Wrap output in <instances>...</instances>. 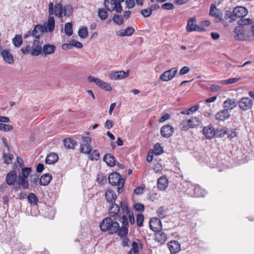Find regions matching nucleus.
<instances>
[{
    "label": "nucleus",
    "instance_id": "37",
    "mask_svg": "<svg viewBox=\"0 0 254 254\" xmlns=\"http://www.w3.org/2000/svg\"><path fill=\"white\" fill-rule=\"evenodd\" d=\"M40 55H43V47L42 46H32L31 55L33 56H38Z\"/></svg>",
    "mask_w": 254,
    "mask_h": 254
},
{
    "label": "nucleus",
    "instance_id": "43",
    "mask_svg": "<svg viewBox=\"0 0 254 254\" xmlns=\"http://www.w3.org/2000/svg\"><path fill=\"white\" fill-rule=\"evenodd\" d=\"M27 199L28 202L33 205L37 204L38 201V198L36 195L32 192L30 193L27 196Z\"/></svg>",
    "mask_w": 254,
    "mask_h": 254
},
{
    "label": "nucleus",
    "instance_id": "62",
    "mask_svg": "<svg viewBox=\"0 0 254 254\" xmlns=\"http://www.w3.org/2000/svg\"><path fill=\"white\" fill-rule=\"evenodd\" d=\"M202 190L199 187H195L194 189V194L196 197L203 196V194H201Z\"/></svg>",
    "mask_w": 254,
    "mask_h": 254
},
{
    "label": "nucleus",
    "instance_id": "19",
    "mask_svg": "<svg viewBox=\"0 0 254 254\" xmlns=\"http://www.w3.org/2000/svg\"><path fill=\"white\" fill-rule=\"evenodd\" d=\"M233 13L236 18H244L248 14V11L247 8L243 6H237L234 8Z\"/></svg>",
    "mask_w": 254,
    "mask_h": 254
},
{
    "label": "nucleus",
    "instance_id": "24",
    "mask_svg": "<svg viewBox=\"0 0 254 254\" xmlns=\"http://www.w3.org/2000/svg\"><path fill=\"white\" fill-rule=\"evenodd\" d=\"M168 186V180L165 176L158 178L157 180V187L159 190H165Z\"/></svg>",
    "mask_w": 254,
    "mask_h": 254
},
{
    "label": "nucleus",
    "instance_id": "12",
    "mask_svg": "<svg viewBox=\"0 0 254 254\" xmlns=\"http://www.w3.org/2000/svg\"><path fill=\"white\" fill-rule=\"evenodd\" d=\"M82 141L83 143L80 145V151L85 154H89L91 151L90 146L91 143V138L89 137H82Z\"/></svg>",
    "mask_w": 254,
    "mask_h": 254
},
{
    "label": "nucleus",
    "instance_id": "41",
    "mask_svg": "<svg viewBox=\"0 0 254 254\" xmlns=\"http://www.w3.org/2000/svg\"><path fill=\"white\" fill-rule=\"evenodd\" d=\"M224 18L226 20H228L229 22H232L236 20L233 10L231 11L230 10H226L225 12Z\"/></svg>",
    "mask_w": 254,
    "mask_h": 254
},
{
    "label": "nucleus",
    "instance_id": "59",
    "mask_svg": "<svg viewBox=\"0 0 254 254\" xmlns=\"http://www.w3.org/2000/svg\"><path fill=\"white\" fill-rule=\"evenodd\" d=\"M157 214L161 218H164L166 215V211L163 207H160L157 210Z\"/></svg>",
    "mask_w": 254,
    "mask_h": 254
},
{
    "label": "nucleus",
    "instance_id": "64",
    "mask_svg": "<svg viewBox=\"0 0 254 254\" xmlns=\"http://www.w3.org/2000/svg\"><path fill=\"white\" fill-rule=\"evenodd\" d=\"M163 169L162 166L159 163H157L155 164L153 167V171L156 173H160Z\"/></svg>",
    "mask_w": 254,
    "mask_h": 254
},
{
    "label": "nucleus",
    "instance_id": "14",
    "mask_svg": "<svg viewBox=\"0 0 254 254\" xmlns=\"http://www.w3.org/2000/svg\"><path fill=\"white\" fill-rule=\"evenodd\" d=\"M18 176L14 170L10 171L6 176V182L8 185L13 186V188L18 186L17 184Z\"/></svg>",
    "mask_w": 254,
    "mask_h": 254
},
{
    "label": "nucleus",
    "instance_id": "16",
    "mask_svg": "<svg viewBox=\"0 0 254 254\" xmlns=\"http://www.w3.org/2000/svg\"><path fill=\"white\" fill-rule=\"evenodd\" d=\"M196 19L195 18L192 17L188 21V24L186 27L188 32H191L193 31H204V28L199 27L194 23Z\"/></svg>",
    "mask_w": 254,
    "mask_h": 254
},
{
    "label": "nucleus",
    "instance_id": "35",
    "mask_svg": "<svg viewBox=\"0 0 254 254\" xmlns=\"http://www.w3.org/2000/svg\"><path fill=\"white\" fill-rule=\"evenodd\" d=\"M105 197L107 201L113 203L115 201L117 196L113 190H108L105 193Z\"/></svg>",
    "mask_w": 254,
    "mask_h": 254
},
{
    "label": "nucleus",
    "instance_id": "58",
    "mask_svg": "<svg viewBox=\"0 0 254 254\" xmlns=\"http://www.w3.org/2000/svg\"><path fill=\"white\" fill-rule=\"evenodd\" d=\"M97 181L101 184H104L106 182V178L102 174H98L97 178Z\"/></svg>",
    "mask_w": 254,
    "mask_h": 254
},
{
    "label": "nucleus",
    "instance_id": "38",
    "mask_svg": "<svg viewBox=\"0 0 254 254\" xmlns=\"http://www.w3.org/2000/svg\"><path fill=\"white\" fill-rule=\"evenodd\" d=\"M22 43L23 40L21 35H16L12 39V43L16 47H19Z\"/></svg>",
    "mask_w": 254,
    "mask_h": 254
},
{
    "label": "nucleus",
    "instance_id": "7",
    "mask_svg": "<svg viewBox=\"0 0 254 254\" xmlns=\"http://www.w3.org/2000/svg\"><path fill=\"white\" fill-rule=\"evenodd\" d=\"M209 15L213 16L216 22H221L223 21V14L221 11L216 7L214 4H211L209 10Z\"/></svg>",
    "mask_w": 254,
    "mask_h": 254
},
{
    "label": "nucleus",
    "instance_id": "31",
    "mask_svg": "<svg viewBox=\"0 0 254 254\" xmlns=\"http://www.w3.org/2000/svg\"><path fill=\"white\" fill-rule=\"evenodd\" d=\"M52 179V176L49 174L42 175L39 179V183L41 186H47Z\"/></svg>",
    "mask_w": 254,
    "mask_h": 254
},
{
    "label": "nucleus",
    "instance_id": "1",
    "mask_svg": "<svg viewBox=\"0 0 254 254\" xmlns=\"http://www.w3.org/2000/svg\"><path fill=\"white\" fill-rule=\"evenodd\" d=\"M121 222L122 226L120 228L118 222L114 221L113 218L107 217L100 224V228L102 232H107L110 234L118 233L120 237H124L128 233V220L126 215L122 216Z\"/></svg>",
    "mask_w": 254,
    "mask_h": 254
},
{
    "label": "nucleus",
    "instance_id": "30",
    "mask_svg": "<svg viewBox=\"0 0 254 254\" xmlns=\"http://www.w3.org/2000/svg\"><path fill=\"white\" fill-rule=\"evenodd\" d=\"M135 31L132 27H128L125 30H120L117 32V35L120 37L130 36Z\"/></svg>",
    "mask_w": 254,
    "mask_h": 254
},
{
    "label": "nucleus",
    "instance_id": "18",
    "mask_svg": "<svg viewBox=\"0 0 254 254\" xmlns=\"http://www.w3.org/2000/svg\"><path fill=\"white\" fill-rule=\"evenodd\" d=\"M150 229L154 232H157L161 230L162 224L160 219L157 218L151 219L149 222Z\"/></svg>",
    "mask_w": 254,
    "mask_h": 254
},
{
    "label": "nucleus",
    "instance_id": "39",
    "mask_svg": "<svg viewBox=\"0 0 254 254\" xmlns=\"http://www.w3.org/2000/svg\"><path fill=\"white\" fill-rule=\"evenodd\" d=\"M78 34L81 38L86 39L88 35L87 28L85 26L80 28L78 31Z\"/></svg>",
    "mask_w": 254,
    "mask_h": 254
},
{
    "label": "nucleus",
    "instance_id": "44",
    "mask_svg": "<svg viewBox=\"0 0 254 254\" xmlns=\"http://www.w3.org/2000/svg\"><path fill=\"white\" fill-rule=\"evenodd\" d=\"M64 32L65 34L69 36L72 34V25L71 23L68 22L65 24Z\"/></svg>",
    "mask_w": 254,
    "mask_h": 254
},
{
    "label": "nucleus",
    "instance_id": "45",
    "mask_svg": "<svg viewBox=\"0 0 254 254\" xmlns=\"http://www.w3.org/2000/svg\"><path fill=\"white\" fill-rule=\"evenodd\" d=\"M98 15L99 18L103 20L106 19L108 16V13L103 8H99L98 11Z\"/></svg>",
    "mask_w": 254,
    "mask_h": 254
},
{
    "label": "nucleus",
    "instance_id": "2",
    "mask_svg": "<svg viewBox=\"0 0 254 254\" xmlns=\"http://www.w3.org/2000/svg\"><path fill=\"white\" fill-rule=\"evenodd\" d=\"M18 164L21 169V172L18 175L17 184L18 186L13 187V190L16 191L19 190L21 188L24 190L29 188V183L28 178L32 172L31 168L25 167L23 161Z\"/></svg>",
    "mask_w": 254,
    "mask_h": 254
},
{
    "label": "nucleus",
    "instance_id": "4",
    "mask_svg": "<svg viewBox=\"0 0 254 254\" xmlns=\"http://www.w3.org/2000/svg\"><path fill=\"white\" fill-rule=\"evenodd\" d=\"M201 124V121L198 117H192L191 119L182 121L180 124L182 130H186L189 128H194Z\"/></svg>",
    "mask_w": 254,
    "mask_h": 254
},
{
    "label": "nucleus",
    "instance_id": "55",
    "mask_svg": "<svg viewBox=\"0 0 254 254\" xmlns=\"http://www.w3.org/2000/svg\"><path fill=\"white\" fill-rule=\"evenodd\" d=\"M154 153L156 155H160L163 153V149L159 144H156L154 148Z\"/></svg>",
    "mask_w": 254,
    "mask_h": 254
},
{
    "label": "nucleus",
    "instance_id": "6",
    "mask_svg": "<svg viewBox=\"0 0 254 254\" xmlns=\"http://www.w3.org/2000/svg\"><path fill=\"white\" fill-rule=\"evenodd\" d=\"M88 80L89 82H94L100 88L106 91H110L112 89L111 86L109 83L102 80L100 78L89 76L88 77Z\"/></svg>",
    "mask_w": 254,
    "mask_h": 254
},
{
    "label": "nucleus",
    "instance_id": "8",
    "mask_svg": "<svg viewBox=\"0 0 254 254\" xmlns=\"http://www.w3.org/2000/svg\"><path fill=\"white\" fill-rule=\"evenodd\" d=\"M109 215L114 220H121L122 213L120 210L119 206L116 204L113 203L111 204L109 209Z\"/></svg>",
    "mask_w": 254,
    "mask_h": 254
},
{
    "label": "nucleus",
    "instance_id": "25",
    "mask_svg": "<svg viewBox=\"0 0 254 254\" xmlns=\"http://www.w3.org/2000/svg\"><path fill=\"white\" fill-rule=\"evenodd\" d=\"M237 104L238 103L235 99L228 98L223 102V107L228 111L234 109Z\"/></svg>",
    "mask_w": 254,
    "mask_h": 254
},
{
    "label": "nucleus",
    "instance_id": "10",
    "mask_svg": "<svg viewBox=\"0 0 254 254\" xmlns=\"http://www.w3.org/2000/svg\"><path fill=\"white\" fill-rule=\"evenodd\" d=\"M121 208L123 215H126V217H128L130 223L133 224L135 223L134 217L132 211L128 207L127 204L125 202H121Z\"/></svg>",
    "mask_w": 254,
    "mask_h": 254
},
{
    "label": "nucleus",
    "instance_id": "60",
    "mask_svg": "<svg viewBox=\"0 0 254 254\" xmlns=\"http://www.w3.org/2000/svg\"><path fill=\"white\" fill-rule=\"evenodd\" d=\"M135 209L140 212H143L144 210V206L141 203H137L134 204Z\"/></svg>",
    "mask_w": 254,
    "mask_h": 254
},
{
    "label": "nucleus",
    "instance_id": "21",
    "mask_svg": "<svg viewBox=\"0 0 254 254\" xmlns=\"http://www.w3.org/2000/svg\"><path fill=\"white\" fill-rule=\"evenodd\" d=\"M230 116V114L229 111L227 109H223L219 112H218L215 115L216 120L219 121H224L228 119Z\"/></svg>",
    "mask_w": 254,
    "mask_h": 254
},
{
    "label": "nucleus",
    "instance_id": "13",
    "mask_svg": "<svg viewBox=\"0 0 254 254\" xmlns=\"http://www.w3.org/2000/svg\"><path fill=\"white\" fill-rule=\"evenodd\" d=\"M233 32L235 34V38L239 41H246L248 39V36H247L245 30L242 26H238L236 27Z\"/></svg>",
    "mask_w": 254,
    "mask_h": 254
},
{
    "label": "nucleus",
    "instance_id": "46",
    "mask_svg": "<svg viewBox=\"0 0 254 254\" xmlns=\"http://www.w3.org/2000/svg\"><path fill=\"white\" fill-rule=\"evenodd\" d=\"M113 20L115 23L119 25H122L124 22L123 17L118 14L114 15Z\"/></svg>",
    "mask_w": 254,
    "mask_h": 254
},
{
    "label": "nucleus",
    "instance_id": "3",
    "mask_svg": "<svg viewBox=\"0 0 254 254\" xmlns=\"http://www.w3.org/2000/svg\"><path fill=\"white\" fill-rule=\"evenodd\" d=\"M109 183L114 186H118V192H122L125 184V180L122 178L120 174L117 172L111 173L108 177Z\"/></svg>",
    "mask_w": 254,
    "mask_h": 254
},
{
    "label": "nucleus",
    "instance_id": "36",
    "mask_svg": "<svg viewBox=\"0 0 254 254\" xmlns=\"http://www.w3.org/2000/svg\"><path fill=\"white\" fill-rule=\"evenodd\" d=\"M64 147L67 149H73L77 145L76 142L70 138L64 139Z\"/></svg>",
    "mask_w": 254,
    "mask_h": 254
},
{
    "label": "nucleus",
    "instance_id": "23",
    "mask_svg": "<svg viewBox=\"0 0 254 254\" xmlns=\"http://www.w3.org/2000/svg\"><path fill=\"white\" fill-rule=\"evenodd\" d=\"M168 247L172 254H176L181 250L180 244L177 241H172L169 242Z\"/></svg>",
    "mask_w": 254,
    "mask_h": 254
},
{
    "label": "nucleus",
    "instance_id": "28",
    "mask_svg": "<svg viewBox=\"0 0 254 254\" xmlns=\"http://www.w3.org/2000/svg\"><path fill=\"white\" fill-rule=\"evenodd\" d=\"M43 26L45 27L46 29V32L48 31L51 32L53 31L55 26V21L54 17L53 16L50 15L48 18L47 23Z\"/></svg>",
    "mask_w": 254,
    "mask_h": 254
},
{
    "label": "nucleus",
    "instance_id": "22",
    "mask_svg": "<svg viewBox=\"0 0 254 254\" xmlns=\"http://www.w3.org/2000/svg\"><path fill=\"white\" fill-rule=\"evenodd\" d=\"M203 134L207 139L212 138L215 134L214 128L212 126L204 127L203 129Z\"/></svg>",
    "mask_w": 254,
    "mask_h": 254
},
{
    "label": "nucleus",
    "instance_id": "9",
    "mask_svg": "<svg viewBox=\"0 0 254 254\" xmlns=\"http://www.w3.org/2000/svg\"><path fill=\"white\" fill-rule=\"evenodd\" d=\"M238 105L240 109L244 111H246L252 108L253 101L250 98L243 97L238 102Z\"/></svg>",
    "mask_w": 254,
    "mask_h": 254
},
{
    "label": "nucleus",
    "instance_id": "61",
    "mask_svg": "<svg viewBox=\"0 0 254 254\" xmlns=\"http://www.w3.org/2000/svg\"><path fill=\"white\" fill-rule=\"evenodd\" d=\"M163 9L165 10H172L174 9V5L170 2H167L162 5Z\"/></svg>",
    "mask_w": 254,
    "mask_h": 254
},
{
    "label": "nucleus",
    "instance_id": "56",
    "mask_svg": "<svg viewBox=\"0 0 254 254\" xmlns=\"http://www.w3.org/2000/svg\"><path fill=\"white\" fill-rule=\"evenodd\" d=\"M125 4L127 7L130 9L134 7L135 5V2L134 0H126Z\"/></svg>",
    "mask_w": 254,
    "mask_h": 254
},
{
    "label": "nucleus",
    "instance_id": "48",
    "mask_svg": "<svg viewBox=\"0 0 254 254\" xmlns=\"http://www.w3.org/2000/svg\"><path fill=\"white\" fill-rule=\"evenodd\" d=\"M64 16H69L72 13L73 8L70 5H66L63 7Z\"/></svg>",
    "mask_w": 254,
    "mask_h": 254
},
{
    "label": "nucleus",
    "instance_id": "20",
    "mask_svg": "<svg viewBox=\"0 0 254 254\" xmlns=\"http://www.w3.org/2000/svg\"><path fill=\"white\" fill-rule=\"evenodd\" d=\"M3 60L9 64H13L14 63L13 57L9 50H3L1 52Z\"/></svg>",
    "mask_w": 254,
    "mask_h": 254
},
{
    "label": "nucleus",
    "instance_id": "40",
    "mask_svg": "<svg viewBox=\"0 0 254 254\" xmlns=\"http://www.w3.org/2000/svg\"><path fill=\"white\" fill-rule=\"evenodd\" d=\"M237 23L239 26L243 27V26L252 25L254 23V21L250 18H242L238 20Z\"/></svg>",
    "mask_w": 254,
    "mask_h": 254
},
{
    "label": "nucleus",
    "instance_id": "27",
    "mask_svg": "<svg viewBox=\"0 0 254 254\" xmlns=\"http://www.w3.org/2000/svg\"><path fill=\"white\" fill-rule=\"evenodd\" d=\"M56 49V46L53 45L45 44L43 47V55L46 57L48 55H51L55 52Z\"/></svg>",
    "mask_w": 254,
    "mask_h": 254
},
{
    "label": "nucleus",
    "instance_id": "51",
    "mask_svg": "<svg viewBox=\"0 0 254 254\" xmlns=\"http://www.w3.org/2000/svg\"><path fill=\"white\" fill-rule=\"evenodd\" d=\"M12 129L13 127L11 125L0 123V130L8 131Z\"/></svg>",
    "mask_w": 254,
    "mask_h": 254
},
{
    "label": "nucleus",
    "instance_id": "5",
    "mask_svg": "<svg viewBox=\"0 0 254 254\" xmlns=\"http://www.w3.org/2000/svg\"><path fill=\"white\" fill-rule=\"evenodd\" d=\"M104 5L106 9L110 11L116 10L119 13L123 10L120 0H105Z\"/></svg>",
    "mask_w": 254,
    "mask_h": 254
},
{
    "label": "nucleus",
    "instance_id": "53",
    "mask_svg": "<svg viewBox=\"0 0 254 254\" xmlns=\"http://www.w3.org/2000/svg\"><path fill=\"white\" fill-rule=\"evenodd\" d=\"M89 157L91 160H98L100 158V153L97 150H94Z\"/></svg>",
    "mask_w": 254,
    "mask_h": 254
},
{
    "label": "nucleus",
    "instance_id": "54",
    "mask_svg": "<svg viewBox=\"0 0 254 254\" xmlns=\"http://www.w3.org/2000/svg\"><path fill=\"white\" fill-rule=\"evenodd\" d=\"M137 225L140 227L142 226L144 221V216L142 214H138L136 217Z\"/></svg>",
    "mask_w": 254,
    "mask_h": 254
},
{
    "label": "nucleus",
    "instance_id": "33",
    "mask_svg": "<svg viewBox=\"0 0 254 254\" xmlns=\"http://www.w3.org/2000/svg\"><path fill=\"white\" fill-rule=\"evenodd\" d=\"M103 160L105 161L107 165L113 167L115 165L116 160L114 157L110 153L106 154L104 155Z\"/></svg>",
    "mask_w": 254,
    "mask_h": 254
},
{
    "label": "nucleus",
    "instance_id": "17",
    "mask_svg": "<svg viewBox=\"0 0 254 254\" xmlns=\"http://www.w3.org/2000/svg\"><path fill=\"white\" fill-rule=\"evenodd\" d=\"M174 131L173 127L170 125H166L161 127L160 133L163 137L169 138L172 135Z\"/></svg>",
    "mask_w": 254,
    "mask_h": 254
},
{
    "label": "nucleus",
    "instance_id": "26",
    "mask_svg": "<svg viewBox=\"0 0 254 254\" xmlns=\"http://www.w3.org/2000/svg\"><path fill=\"white\" fill-rule=\"evenodd\" d=\"M45 32H46V29L44 26L42 25H37L32 32V36L34 38H40Z\"/></svg>",
    "mask_w": 254,
    "mask_h": 254
},
{
    "label": "nucleus",
    "instance_id": "47",
    "mask_svg": "<svg viewBox=\"0 0 254 254\" xmlns=\"http://www.w3.org/2000/svg\"><path fill=\"white\" fill-rule=\"evenodd\" d=\"M127 254H139L138 245L136 242H133L132 243V248Z\"/></svg>",
    "mask_w": 254,
    "mask_h": 254
},
{
    "label": "nucleus",
    "instance_id": "57",
    "mask_svg": "<svg viewBox=\"0 0 254 254\" xmlns=\"http://www.w3.org/2000/svg\"><path fill=\"white\" fill-rule=\"evenodd\" d=\"M141 14L145 17H148L152 13L151 9L150 8L144 9L141 10Z\"/></svg>",
    "mask_w": 254,
    "mask_h": 254
},
{
    "label": "nucleus",
    "instance_id": "42",
    "mask_svg": "<svg viewBox=\"0 0 254 254\" xmlns=\"http://www.w3.org/2000/svg\"><path fill=\"white\" fill-rule=\"evenodd\" d=\"M39 180V176L37 174L31 175L30 180L31 187L34 188L37 187Z\"/></svg>",
    "mask_w": 254,
    "mask_h": 254
},
{
    "label": "nucleus",
    "instance_id": "34",
    "mask_svg": "<svg viewBox=\"0 0 254 254\" xmlns=\"http://www.w3.org/2000/svg\"><path fill=\"white\" fill-rule=\"evenodd\" d=\"M59 156L55 153H51L47 155L45 162L48 164H54L58 160Z\"/></svg>",
    "mask_w": 254,
    "mask_h": 254
},
{
    "label": "nucleus",
    "instance_id": "49",
    "mask_svg": "<svg viewBox=\"0 0 254 254\" xmlns=\"http://www.w3.org/2000/svg\"><path fill=\"white\" fill-rule=\"evenodd\" d=\"M240 80V78H231L226 80H223L220 81L222 84L226 85L229 84H232Z\"/></svg>",
    "mask_w": 254,
    "mask_h": 254
},
{
    "label": "nucleus",
    "instance_id": "15",
    "mask_svg": "<svg viewBox=\"0 0 254 254\" xmlns=\"http://www.w3.org/2000/svg\"><path fill=\"white\" fill-rule=\"evenodd\" d=\"M129 70H127V71L121 70L111 73L109 76L112 80H120L127 77L129 76Z\"/></svg>",
    "mask_w": 254,
    "mask_h": 254
},
{
    "label": "nucleus",
    "instance_id": "50",
    "mask_svg": "<svg viewBox=\"0 0 254 254\" xmlns=\"http://www.w3.org/2000/svg\"><path fill=\"white\" fill-rule=\"evenodd\" d=\"M13 155L8 153H4L3 155V160L4 163L6 164H10L12 162L13 159Z\"/></svg>",
    "mask_w": 254,
    "mask_h": 254
},
{
    "label": "nucleus",
    "instance_id": "32",
    "mask_svg": "<svg viewBox=\"0 0 254 254\" xmlns=\"http://www.w3.org/2000/svg\"><path fill=\"white\" fill-rule=\"evenodd\" d=\"M155 240L161 244H164L167 240V235L160 230L157 231L155 234Z\"/></svg>",
    "mask_w": 254,
    "mask_h": 254
},
{
    "label": "nucleus",
    "instance_id": "29",
    "mask_svg": "<svg viewBox=\"0 0 254 254\" xmlns=\"http://www.w3.org/2000/svg\"><path fill=\"white\" fill-rule=\"evenodd\" d=\"M54 14L61 18L64 16L63 5L61 3L59 2L55 5Z\"/></svg>",
    "mask_w": 254,
    "mask_h": 254
},
{
    "label": "nucleus",
    "instance_id": "52",
    "mask_svg": "<svg viewBox=\"0 0 254 254\" xmlns=\"http://www.w3.org/2000/svg\"><path fill=\"white\" fill-rule=\"evenodd\" d=\"M32 50V46L31 47L30 45H27L25 47L21 49V51L24 55H27L28 54H30L31 55Z\"/></svg>",
    "mask_w": 254,
    "mask_h": 254
},
{
    "label": "nucleus",
    "instance_id": "63",
    "mask_svg": "<svg viewBox=\"0 0 254 254\" xmlns=\"http://www.w3.org/2000/svg\"><path fill=\"white\" fill-rule=\"evenodd\" d=\"M72 47H75L77 48L80 49L82 47L83 45L82 43L80 42L76 41L74 40H72L70 41Z\"/></svg>",
    "mask_w": 254,
    "mask_h": 254
},
{
    "label": "nucleus",
    "instance_id": "11",
    "mask_svg": "<svg viewBox=\"0 0 254 254\" xmlns=\"http://www.w3.org/2000/svg\"><path fill=\"white\" fill-rule=\"evenodd\" d=\"M177 72V68H172L162 73L160 76V79L163 81H170L175 76Z\"/></svg>",
    "mask_w": 254,
    "mask_h": 254
}]
</instances>
